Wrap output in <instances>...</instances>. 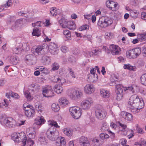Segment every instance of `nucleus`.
<instances>
[{"mask_svg":"<svg viewBox=\"0 0 146 146\" xmlns=\"http://www.w3.org/2000/svg\"><path fill=\"white\" fill-rule=\"evenodd\" d=\"M144 102L141 101L136 94L132 95L128 102L127 107L131 109V111L138 113L140 110L143 108Z\"/></svg>","mask_w":146,"mask_h":146,"instance_id":"obj_1","label":"nucleus"},{"mask_svg":"<svg viewBox=\"0 0 146 146\" xmlns=\"http://www.w3.org/2000/svg\"><path fill=\"white\" fill-rule=\"evenodd\" d=\"M50 124L51 126L47 131L46 136L47 138L51 141H55L59 135L58 131L56 128H59L57 122L54 121H52Z\"/></svg>","mask_w":146,"mask_h":146,"instance_id":"obj_2","label":"nucleus"},{"mask_svg":"<svg viewBox=\"0 0 146 146\" xmlns=\"http://www.w3.org/2000/svg\"><path fill=\"white\" fill-rule=\"evenodd\" d=\"M12 138L15 141L17 142H22L23 146L26 144L28 140L27 137L23 132L14 133L12 135Z\"/></svg>","mask_w":146,"mask_h":146,"instance_id":"obj_3","label":"nucleus"},{"mask_svg":"<svg viewBox=\"0 0 146 146\" xmlns=\"http://www.w3.org/2000/svg\"><path fill=\"white\" fill-rule=\"evenodd\" d=\"M141 52V49L139 47L130 50L126 52V56L129 58H135L139 56Z\"/></svg>","mask_w":146,"mask_h":146,"instance_id":"obj_4","label":"nucleus"},{"mask_svg":"<svg viewBox=\"0 0 146 146\" xmlns=\"http://www.w3.org/2000/svg\"><path fill=\"white\" fill-rule=\"evenodd\" d=\"M113 21L110 18L107 17H102L99 18L98 25L101 27H106L110 25Z\"/></svg>","mask_w":146,"mask_h":146,"instance_id":"obj_5","label":"nucleus"},{"mask_svg":"<svg viewBox=\"0 0 146 146\" xmlns=\"http://www.w3.org/2000/svg\"><path fill=\"white\" fill-rule=\"evenodd\" d=\"M69 111L70 114L74 119H79L81 115V110L79 107H71L70 108Z\"/></svg>","mask_w":146,"mask_h":146,"instance_id":"obj_6","label":"nucleus"},{"mask_svg":"<svg viewBox=\"0 0 146 146\" xmlns=\"http://www.w3.org/2000/svg\"><path fill=\"white\" fill-rule=\"evenodd\" d=\"M69 94L70 98L72 99L76 100L81 97L82 94L78 89H71Z\"/></svg>","mask_w":146,"mask_h":146,"instance_id":"obj_7","label":"nucleus"},{"mask_svg":"<svg viewBox=\"0 0 146 146\" xmlns=\"http://www.w3.org/2000/svg\"><path fill=\"white\" fill-rule=\"evenodd\" d=\"M96 117L99 120H102L106 117L107 115L106 111L103 109H98L95 112Z\"/></svg>","mask_w":146,"mask_h":146,"instance_id":"obj_8","label":"nucleus"},{"mask_svg":"<svg viewBox=\"0 0 146 146\" xmlns=\"http://www.w3.org/2000/svg\"><path fill=\"white\" fill-rule=\"evenodd\" d=\"M0 121L3 122L5 126L9 128L14 127L16 124L15 121L11 117L4 118L3 121L1 120Z\"/></svg>","mask_w":146,"mask_h":146,"instance_id":"obj_9","label":"nucleus"},{"mask_svg":"<svg viewBox=\"0 0 146 146\" xmlns=\"http://www.w3.org/2000/svg\"><path fill=\"white\" fill-rule=\"evenodd\" d=\"M23 109L25 111V115L27 117H33L35 114V111L31 106L27 105L26 107L24 106Z\"/></svg>","mask_w":146,"mask_h":146,"instance_id":"obj_10","label":"nucleus"},{"mask_svg":"<svg viewBox=\"0 0 146 146\" xmlns=\"http://www.w3.org/2000/svg\"><path fill=\"white\" fill-rule=\"evenodd\" d=\"M116 88L117 89L116 91V98L117 100H121L123 96V92L122 88L123 87L120 84L116 85L115 86Z\"/></svg>","mask_w":146,"mask_h":146,"instance_id":"obj_11","label":"nucleus"},{"mask_svg":"<svg viewBox=\"0 0 146 146\" xmlns=\"http://www.w3.org/2000/svg\"><path fill=\"white\" fill-rule=\"evenodd\" d=\"M25 60L28 64L32 65L36 63V58L35 56L32 54H29L26 55Z\"/></svg>","mask_w":146,"mask_h":146,"instance_id":"obj_12","label":"nucleus"},{"mask_svg":"<svg viewBox=\"0 0 146 146\" xmlns=\"http://www.w3.org/2000/svg\"><path fill=\"white\" fill-rule=\"evenodd\" d=\"M92 102V100L91 98H88L82 102L81 107L84 110L88 109L90 108L91 104Z\"/></svg>","mask_w":146,"mask_h":146,"instance_id":"obj_13","label":"nucleus"},{"mask_svg":"<svg viewBox=\"0 0 146 146\" xmlns=\"http://www.w3.org/2000/svg\"><path fill=\"white\" fill-rule=\"evenodd\" d=\"M106 4L107 7L112 11H116L119 8L118 5L113 1H107Z\"/></svg>","mask_w":146,"mask_h":146,"instance_id":"obj_14","label":"nucleus"},{"mask_svg":"<svg viewBox=\"0 0 146 146\" xmlns=\"http://www.w3.org/2000/svg\"><path fill=\"white\" fill-rule=\"evenodd\" d=\"M109 50L111 53L113 55L119 54V52L121 51V49L118 46L114 44H111L110 46Z\"/></svg>","mask_w":146,"mask_h":146,"instance_id":"obj_15","label":"nucleus"},{"mask_svg":"<svg viewBox=\"0 0 146 146\" xmlns=\"http://www.w3.org/2000/svg\"><path fill=\"white\" fill-rule=\"evenodd\" d=\"M56 140V146H65L66 142L64 138L61 137H58L55 139Z\"/></svg>","mask_w":146,"mask_h":146,"instance_id":"obj_16","label":"nucleus"},{"mask_svg":"<svg viewBox=\"0 0 146 146\" xmlns=\"http://www.w3.org/2000/svg\"><path fill=\"white\" fill-rule=\"evenodd\" d=\"M84 92L88 94H91L94 91V88L93 85L88 84L84 87Z\"/></svg>","mask_w":146,"mask_h":146,"instance_id":"obj_17","label":"nucleus"},{"mask_svg":"<svg viewBox=\"0 0 146 146\" xmlns=\"http://www.w3.org/2000/svg\"><path fill=\"white\" fill-rule=\"evenodd\" d=\"M45 49L43 46H39L37 47L35 49L34 52L35 55H41L45 53L44 50Z\"/></svg>","mask_w":146,"mask_h":146,"instance_id":"obj_18","label":"nucleus"},{"mask_svg":"<svg viewBox=\"0 0 146 146\" xmlns=\"http://www.w3.org/2000/svg\"><path fill=\"white\" fill-rule=\"evenodd\" d=\"M121 115L123 118L127 121H131L133 119V116L130 113L125 111H122L121 113Z\"/></svg>","mask_w":146,"mask_h":146,"instance_id":"obj_19","label":"nucleus"},{"mask_svg":"<svg viewBox=\"0 0 146 146\" xmlns=\"http://www.w3.org/2000/svg\"><path fill=\"white\" fill-rule=\"evenodd\" d=\"M23 24V22L22 20H18L12 27V29L14 30L18 29L21 28Z\"/></svg>","mask_w":146,"mask_h":146,"instance_id":"obj_20","label":"nucleus"},{"mask_svg":"<svg viewBox=\"0 0 146 146\" xmlns=\"http://www.w3.org/2000/svg\"><path fill=\"white\" fill-rule=\"evenodd\" d=\"M41 62L44 64L48 65L51 62V59L49 57L46 56H44L42 57Z\"/></svg>","mask_w":146,"mask_h":146,"instance_id":"obj_21","label":"nucleus"},{"mask_svg":"<svg viewBox=\"0 0 146 146\" xmlns=\"http://www.w3.org/2000/svg\"><path fill=\"white\" fill-rule=\"evenodd\" d=\"M79 141L80 144L81 145H83V146H84V145L89 143V141L87 137L84 136L81 137L79 139Z\"/></svg>","mask_w":146,"mask_h":146,"instance_id":"obj_22","label":"nucleus"},{"mask_svg":"<svg viewBox=\"0 0 146 146\" xmlns=\"http://www.w3.org/2000/svg\"><path fill=\"white\" fill-rule=\"evenodd\" d=\"M54 90L58 94H60L63 92L62 87L59 85H56L54 87Z\"/></svg>","mask_w":146,"mask_h":146,"instance_id":"obj_23","label":"nucleus"},{"mask_svg":"<svg viewBox=\"0 0 146 146\" xmlns=\"http://www.w3.org/2000/svg\"><path fill=\"white\" fill-rule=\"evenodd\" d=\"M100 93L101 96L104 98H108L110 96L109 92L103 89L100 90Z\"/></svg>","mask_w":146,"mask_h":146,"instance_id":"obj_24","label":"nucleus"},{"mask_svg":"<svg viewBox=\"0 0 146 146\" xmlns=\"http://www.w3.org/2000/svg\"><path fill=\"white\" fill-rule=\"evenodd\" d=\"M133 89V86L131 85L129 86L124 87L123 90L126 93L132 94L134 92Z\"/></svg>","mask_w":146,"mask_h":146,"instance_id":"obj_25","label":"nucleus"},{"mask_svg":"<svg viewBox=\"0 0 146 146\" xmlns=\"http://www.w3.org/2000/svg\"><path fill=\"white\" fill-rule=\"evenodd\" d=\"M35 107L38 111L42 112L43 110V107L39 102H36L35 104Z\"/></svg>","mask_w":146,"mask_h":146,"instance_id":"obj_26","label":"nucleus"},{"mask_svg":"<svg viewBox=\"0 0 146 146\" xmlns=\"http://www.w3.org/2000/svg\"><path fill=\"white\" fill-rule=\"evenodd\" d=\"M88 78L91 82L95 81L98 79V75L95 73L93 74H89Z\"/></svg>","mask_w":146,"mask_h":146,"instance_id":"obj_27","label":"nucleus"},{"mask_svg":"<svg viewBox=\"0 0 146 146\" xmlns=\"http://www.w3.org/2000/svg\"><path fill=\"white\" fill-rule=\"evenodd\" d=\"M51 108L52 110L55 112L58 111L60 109V107L58 104L54 103L51 105Z\"/></svg>","mask_w":146,"mask_h":146,"instance_id":"obj_28","label":"nucleus"},{"mask_svg":"<svg viewBox=\"0 0 146 146\" xmlns=\"http://www.w3.org/2000/svg\"><path fill=\"white\" fill-rule=\"evenodd\" d=\"M10 61L13 64H16L19 61V58L17 57L11 56L10 58Z\"/></svg>","mask_w":146,"mask_h":146,"instance_id":"obj_29","label":"nucleus"},{"mask_svg":"<svg viewBox=\"0 0 146 146\" xmlns=\"http://www.w3.org/2000/svg\"><path fill=\"white\" fill-rule=\"evenodd\" d=\"M32 35L34 36H39L40 35V31L38 28H35L33 30Z\"/></svg>","mask_w":146,"mask_h":146,"instance_id":"obj_30","label":"nucleus"},{"mask_svg":"<svg viewBox=\"0 0 146 146\" xmlns=\"http://www.w3.org/2000/svg\"><path fill=\"white\" fill-rule=\"evenodd\" d=\"M59 102L60 104L65 106L67 105L68 103V100L65 98H61L59 100Z\"/></svg>","mask_w":146,"mask_h":146,"instance_id":"obj_31","label":"nucleus"},{"mask_svg":"<svg viewBox=\"0 0 146 146\" xmlns=\"http://www.w3.org/2000/svg\"><path fill=\"white\" fill-rule=\"evenodd\" d=\"M63 34L65 36L66 39H71V35L70 31L67 30H64L63 31Z\"/></svg>","mask_w":146,"mask_h":146,"instance_id":"obj_32","label":"nucleus"},{"mask_svg":"<svg viewBox=\"0 0 146 146\" xmlns=\"http://www.w3.org/2000/svg\"><path fill=\"white\" fill-rule=\"evenodd\" d=\"M140 80L142 84L146 86V74H144L141 76Z\"/></svg>","mask_w":146,"mask_h":146,"instance_id":"obj_33","label":"nucleus"},{"mask_svg":"<svg viewBox=\"0 0 146 146\" xmlns=\"http://www.w3.org/2000/svg\"><path fill=\"white\" fill-rule=\"evenodd\" d=\"M68 28L70 30H74L76 28V25L73 21L68 22Z\"/></svg>","mask_w":146,"mask_h":146,"instance_id":"obj_34","label":"nucleus"},{"mask_svg":"<svg viewBox=\"0 0 146 146\" xmlns=\"http://www.w3.org/2000/svg\"><path fill=\"white\" fill-rule=\"evenodd\" d=\"M59 21L61 26H62L63 28H66L68 27V22L62 20H59Z\"/></svg>","mask_w":146,"mask_h":146,"instance_id":"obj_35","label":"nucleus"},{"mask_svg":"<svg viewBox=\"0 0 146 146\" xmlns=\"http://www.w3.org/2000/svg\"><path fill=\"white\" fill-rule=\"evenodd\" d=\"M30 47L29 43L28 42L23 43L22 44V49L25 51H28L29 50Z\"/></svg>","mask_w":146,"mask_h":146,"instance_id":"obj_36","label":"nucleus"},{"mask_svg":"<svg viewBox=\"0 0 146 146\" xmlns=\"http://www.w3.org/2000/svg\"><path fill=\"white\" fill-rule=\"evenodd\" d=\"M49 48L51 50V52L53 53V51L56 52V49L57 48L56 45L54 43L51 44L49 46Z\"/></svg>","mask_w":146,"mask_h":146,"instance_id":"obj_37","label":"nucleus"},{"mask_svg":"<svg viewBox=\"0 0 146 146\" xmlns=\"http://www.w3.org/2000/svg\"><path fill=\"white\" fill-rule=\"evenodd\" d=\"M137 38L140 41H145L146 40V34H139Z\"/></svg>","mask_w":146,"mask_h":146,"instance_id":"obj_38","label":"nucleus"},{"mask_svg":"<svg viewBox=\"0 0 146 146\" xmlns=\"http://www.w3.org/2000/svg\"><path fill=\"white\" fill-rule=\"evenodd\" d=\"M48 86L43 88L42 94L44 97H48V95L49 94H48Z\"/></svg>","mask_w":146,"mask_h":146,"instance_id":"obj_39","label":"nucleus"},{"mask_svg":"<svg viewBox=\"0 0 146 146\" xmlns=\"http://www.w3.org/2000/svg\"><path fill=\"white\" fill-rule=\"evenodd\" d=\"M13 3L11 0H8L6 2V3L3 5V8L4 9V8H8L12 6Z\"/></svg>","mask_w":146,"mask_h":146,"instance_id":"obj_40","label":"nucleus"},{"mask_svg":"<svg viewBox=\"0 0 146 146\" xmlns=\"http://www.w3.org/2000/svg\"><path fill=\"white\" fill-rule=\"evenodd\" d=\"M52 67L51 70L55 71L58 70L59 68V66L58 63L54 62L52 64Z\"/></svg>","mask_w":146,"mask_h":146,"instance_id":"obj_41","label":"nucleus"},{"mask_svg":"<svg viewBox=\"0 0 146 146\" xmlns=\"http://www.w3.org/2000/svg\"><path fill=\"white\" fill-rule=\"evenodd\" d=\"M64 133L66 135L68 136H71L72 134V132L71 130L67 129H65L64 131Z\"/></svg>","mask_w":146,"mask_h":146,"instance_id":"obj_42","label":"nucleus"},{"mask_svg":"<svg viewBox=\"0 0 146 146\" xmlns=\"http://www.w3.org/2000/svg\"><path fill=\"white\" fill-rule=\"evenodd\" d=\"M108 125L106 123H104L102 124L100 129L103 131H105L108 130Z\"/></svg>","mask_w":146,"mask_h":146,"instance_id":"obj_43","label":"nucleus"},{"mask_svg":"<svg viewBox=\"0 0 146 146\" xmlns=\"http://www.w3.org/2000/svg\"><path fill=\"white\" fill-rule=\"evenodd\" d=\"M50 13L53 16H56L57 14V10L56 8L52 7L50 9Z\"/></svg>","mask_w":146,"mask_h":146,"instance_id":"obj_44","label":"nucleus"},{"mask_svg":"<svg viewBox=\"0 0 146 146\" xmlns=\"http://www.w3.org/2000/svg\"><path fill=\"white\" fill-rule=\"evenodd\" d=\"M36 123V124L37 125H40L43 122H44V119L42 117L36 119H35Z\"/></svg>","mask_w":146,"mask_h":146,"instance_id":"obj_45","label":"nucleus"},{"mask_svg":"<svg viewBox=\"0 0 146 146\" xmlns=\"http://www.w3.org/2000/svg\"><path fill=\"white\" fill-rule=\"evenodd\" d=\"M25 95L27 100L29 101L32 99V97L31 96L30 92L28 91H26L24 93Z\"/></svg>","mask_w":146,"mask_h":146,"instance_id":"obj_46","label":"nucleus"},{"mask_svg":"<svg viewBox=\"0 0 146 146\" xmlns=\"http://www.w3.org/2000/svg\"><path fill=\"white\" fill-rule=\"evenodd\" d=\"M48 90H49L48 92L50 94L48 95V97H52L54 96V93L52 91V90L51 88V86H48Z\"/></svg>","mask_w":146,"mask_h":146,"instance_id":"obj_47","label":"nucleus"},{"mask_svg":"<svg viewBox=\"0 0 146 146\" xmlns=\"http://www.w3.org/2000/svg\"><path fill=\"white\" fill-rule=\"evenodd\" d=\"M124 69H127L129 70H134V68H135V66H132L130 64H125L123 66Z\"/></svg>","mask_w":146,"mask_h":146,"instance_id":"obj_48","label":"nucleus"},{"mask_svg":"<svg viewBox=\"0 0 146 146\" xmlns=\"http://www.w3.org/2000/svg\"><path fill=\"white\" fill-rule=\"evenodd\" d=\"M89 26L88 25H85L81 26L79 29V30L80 31H82L83 30H87L89 29Z\"/></svg>","mask_w":146,"mask_h":146,"instance_id":"obj_49","label":"nucleus"},{"mask_svg":"<svg viewBox=\"0 0 146 146\" xmlns=\"http://www.w3.org/2000/svg\"><path fill=\"white\" fill-rule=\"evenodd\" d=\"M100 136L101 139H107L109 138V136L107 134L104 133H101L100 135Z\"/></svg>","mask_w":146,"mask_h":146,"instance_id":"obj_50","label":"nucleus"},{"mask_svg":"<svg viewBox=\"0 0 146 146\" xmlns=\"http://www.w3.org/2000/svg\"><path fill=\"white\" fill-rule=\"evenodd\" d=\"M68 61L71 63L74 64L76 62V59L74 57L71 56L68 58Z\"/></svg>","mask_w":146,"mask_h":146,"instance_id":"obj_51","label":"nucleus"},{"mask_svg":"<svg viewBox=\"0 0 146 146\" xmlns=\"http://www.w3.org/2000/svg\"><path fill=\"white\" fill-rule=\"evenodd\" d=\"M59 79H60L59 76L58 75L54 76L52 78V80L54 82L58 83Z\"/></svg>","mask_w":146,"mask_h":146,"instance_id":"obj_52","label":"nucleus"},{"mask_svg":"<svg viewBox=\"0 0 146 146\" xmlns=\"http://www.w3.org/2000/svg\"><path fill=\"white\" fill-rule=\"evenodd\" d=\"M105 38L106 39H109L112 37V34L111 32H107L105 33Z\"/></svg>","mask_w":146,"mask_h":146,"instance_id":"obj_53","label":"nucleus"},{"mask_svg":"<svg viewBox=\"0 0 146 146\" xmlns=\"http://www.w3.org/2000/svg\"><path fill=\"white\" fill-rule=\"evenodd\" d=\"M22 49L21 47H17L15 48L13 50V51L16 54L20 53Z\"/></svg>","mask_w":146,"mask_h":146,"instance_id":"obj_54","label":"nucleus"},{"mask_svg":"<svg viewBox=\"0 0 146 146\" xmlns=\"http://www.w3.org/2000/svg\"><path fill=\"white\" fill-rule=\"evenodd\" d=\"M34 143V141L31 138L29 139L27 142V146H33Z\"/></svg>","mask_w":146,"mask_h":146,"instance_id":"obj_55","label":"nucleus"},{"mask_svg":"<svg viewBox=\"0 0 146 146\" xmlns=\"http://www.w3.org/2000/svg\"><path fill=\"white\" fill-rule=\"evenodd\" d=\"M84 55L87 57H88L89 56L91 57L93 55V52L91 51H86L84 52Z\"/></svg>","mask_w":146,"mask_h":146,"instance_id":"obj_56","label":"nucleus"},{"mask_svg":"<svg viewBox=\"0 0 146 146\" xmlns=\"http://www.w3.org/2000/svg\"><path fill=\"white\" fill-rule=\"evenodd\" d=\"M102 41V38L100 36H97L95 39V41L96 43L98 44H100Z\"/></svg>","mask_w":146,"mask_h":146,"instance_id":"obj_57","label":"nucleus"},{"mask_svg":"<svg viewBox=\"0 0 146 146\" xmlns=\"http://www.w3.org/2000/svg\"><path fill=\"white\" fill-rule=\"evenodd\" d=\"M137 12L136 11H132L130 13V15L133 17L135 18L137 17Z\"/></svg>","mask_w":146,"mask_h":146,"instance_id":"obj_58","label":"nucleus"},{"mask_svg":"<svg viewBox=\"0 0 146 146\" xmlns=\"http://www.w3.org/2000/svg\"><path fill=\"white\" fill-rule=\"evenodd\" d=\"M60 79L59 80L58 83H61V84H62L63 83L66 82L65 79L62 77L61 76H59Z\"/></svg>","mask_w":146,"mask_h":146,"instance_id":"obj_59","label":"nucleus"},{"mask_svg":"<svg viewBox=\"0 0 146 146\" xmlns=\"http://www.w3.org/2000/svg\"><path fill=\"white\" fill-rule=\"evenodd\" d=\"M10 94L11 97L15 98L18 99L19 97V96L17 94L11 92V93Z\"/></svg>","mask_w":146,"mask_h":146,"instance_id":"obj_60","label":"nucleus"},{"mask_svg":"<svg viewBox=\"0 0 146 146\" xmlns=\"http://www.w3.org/2000/svg\"><path fill=\"white\" fill-rule=\"evenodd\" d=\"M141 18L142 19L146 20V13L142 12L141 14Z\"/></svg>","mask_w":146,"mask_h":146,"instance_id":"obj_61","label":"nucleus"},{"mask_svg":"<svg viewBox=\"0 0 146 146\" xmlns=\"http://www.w3.org/2000/svg\"><path fill=\"white\" fill-rule=\"evenodd\" d=\"M61 50L62 52L66 53L68 49L66 46H62L61 47Z\"/></svg>","mask_w":146,"mask_h":146,"instance_id":"obj_62","label":"nucleus"},{"mask_svg":"<svg viewBox=\"0 0 146 146\" xmlns=\"http://www.w3.org/2000/svg\"><path fill=\"white\" fill-rule=\"evenodd\" d=\"M68 70L70 72V74L71 76L72 77L74 78H75V76L73 71L72 70V69L69 68L68 69Z\"/></svg>","mask_w":146,"mask_h":146,"instance_id":"obj_63","label":"nucleus"},{"mask_svg":"<svg viewBox=\"0 0 146 146\" xmlns=\"http://www.w3.org/2000/svg\"><path fill=\"white\" fill-rule=\"evenodd\" d=\"M39 141L41 143H42L45 141V138L44 137L41 136L39 137Z\"/></svg>","mask_w":146,"mask_h":146,"instance_id":"obj_64","label":"nucleus"}]
</instances>
